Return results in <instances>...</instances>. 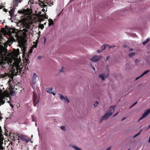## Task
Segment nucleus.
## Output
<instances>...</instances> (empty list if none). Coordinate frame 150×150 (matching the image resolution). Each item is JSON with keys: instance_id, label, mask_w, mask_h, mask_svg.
<instances>
[{"instance_id": "nucleus-1", "label": "nucleus", "mask_w": 150, "mask_h": 150, "mask_svg": "<svg viewBox=\"0 0 150 150\" xmlns=\"http://www.w3.org/2000/svg\"><path fill=\"white\" fill-rule=\"evenodd\" d=\"M3 29L4 32L5 33H7L8 35L9 36L10 39L7 42L9 46L11 45L13 42L17 40L20 47L23 48V49L25 48V45L26 42L25 38L27 34L30 33L31 31L29 24L25 22L23 28L21 30L24 38L18 35L17 33L18 30L13 28Z\"/></svg>"}, {"instance_id": "nucleus-2", "label": "nucleus", "mask_w": 150, "mask_h": 150, "mask_svg": "<svg viewBox=\"0 0 150 150\" xmlns=\"http://www.w3.org/2000/svg\"><path fill=\"white\" fill-rule=\"evenodd\" d=\"M1 65L3 68H8L10 69L11 74L6 73V75L10 78H13V75L14 74V73L19 75L23 71V67L22 65L21 59H18V58L14 59L13 61L11 60L6 61V62L1 64Z\"/></svg>"}, {"instance_id": "nucleus-3", "label": "nucleus", "mask_w": 150, "mask_h": 150, "mask_svg": "<svg viewBox=\"0 0 150 150\" xmlns=\"http://www.w3.org/2000/svg\"><path fill=\"white\" fill-rule=\"evenodd\" d=\"M22 1V0H14L13 1V8L9 12L10 15L11 17V20L16 19V16L14 14L15 9L16 7L18 6V3H21Z\"/></svg>"}, {"instance_id": "nucleus-4", "label": "nucleus", "mask_w": 150, "mask_h": 150, "mask_svg": "<svg viewBox=\"0 0 150 150\" xmlns=\"http://www.w3.org/2000/svg\"><path fill=\"white\" fill-rule=\"evenodd\" d=\"M8 95V93L5 91H2V90L0 89V105L4 103L5 101L3 100L5 96H7Z\"/></svg>"}, {"instance_id": "nucleus-5", "label": "nucleus", "mask_w": 150, "mask_h": 150, "mask_svg": "<svg viewBox=\"0 0 150 150\" xmlns=\"http://www.w3.org/2000/svg\"><path fill=\"white\" fill-rule=\"evenodd\" d=\"M30 10L29 9H23L22 10H19L18 11V12L19 13H21L25 15V17L23 18V19L24 20H26L28 18H27L28 17V14L29 13Z\"/></svg>"}, {"instance_id": "nucleus-6", "label": "nucleus", "mask_w": 150, "mask_h": 150, "mask_svg": "<svg viewBox=\"0 0 150 150\" xmlns=\"http://www.w3.org/2000/svg\"><path fill=\"white\" fill-rule=\"evenodd\" d=\"M101 56L94 55L92 58L90 59V60L93 62H96L99 61L102 58Z\"/></svg>"}, {"instance_id": "nucleus-7", "label": "nucleus", "mask_w": 150, "mask_h": 150, "mask_svg": "<svg viewBox=\"0 0 150 150\" xmlns=\"http://www.w3.org/2000/svg\"><path fill=\"white\" fill-rule=\"evenodd\" d=\"M18 138L22 140L25 141L26 142H28L30 139L27 138V137L24 135L21 134L18 136Z\"/></svg>"}, {"instance_id": "nucleus-8", "label": "nucleus", "mask_w": 150, "mask_h": 150, "mask_svg": "<svg viewBox=\"0 0 150 150\" xmlns=\"http://www.w3.org/2000/svg\"><path fill=\"white\" fill-rule=\"evenodd\" d=\"M33 100L34 105V106H36L37 104L39 102L38 99L37 97V95L36 94H33Z\"/></svg>"}, {"instance_id": "nucleus-9", "label": "nucleus", "mask_w": 150, "mask_h": 150, "mask_svg": "<svg viewBox=\"0 0 150 150\" xmlns=\"http://www.w3.org/2000/svg\"><path fill=\"white\" fill-rule=\"evenodd\" d=\"M6 55L7 54L4 51V50L2 49H0V59H0L6 57Z\"/></svg>"}, {"instance_id": "nucleus-10", "label": "nucleus", "mask_w": 150, "mask_h": 150, "mask_svg": "<svg viewBox=\"0 0 150 150\" xmlns=\"http://www.w3.org/2000/svg\"><path fill=\"white\" fill-rule=\"evenodd\" d=\"M150 112V109L146 110L144 113L143 114L142 117L139 119V120H141L142 118H144L147 116Z\"/></svg>"}, {"instance_id": "nucleus-11", "label": "nucleus", "mask_w": 150, "mask_h": 150, "mask_svg": "<svg viewBox=\"0 0 150 150\" xmlns=\"http://www.w3.org/2000/svg\"><path fill=\"white\" fill-rule=\"evenodd\" d=\"M60 96L59 98L61 100H64L67 103H69L70 102V101L69 99L68 98L67 96H64L63 95H62L61 94H59Z\"/></svg>"}, {"instance_id": "nucleus-12", "label": "nucleus", "mask_w": 150, "mask_h": 150, "mask_svg": "<svg viewBox=\"0 0 150 150\" xmlns=\"http://www.w3.org/2000/svg\"><path fill=\"white\" fill-rule=\"evenodd\" d=\"M115 107V106L110 107L109 108L108 110L107 111V112H108L110 115H111L114 112Z\"/></svg>"}, {"instance_id": "nucleus-13", "label": "nucleus", "mask_w": 150, "mask_h": 150, "mask_svg": "<svg viewBox=\"0 0 150 150\" xmlns=\"http://www.w3.org/2000/svg\"><path fill=\"white\" fill-rule=\"evenodd\" d=\"M53 89V88L51 87L49 88H47L46 90L47 93H52L53 95H55L56 94L53 91H52Z\"/></svg>"}, {"instance_id": "nucleus-14", "label": "nucleus", "mask_w": 150, "mask_h": 150, "mask_svg": "<svg viewBox=\"0 0 150 150\" xmlns=\"http://www.w3.org/2000/svg\"><path fill=\"white\" fill-rule=\"evenodd\" d=\"M108 112H107L102 117V120H105L108 118L110 116H111L109 113Z\"/></svg>"}, {"instance_id": "nucleus-15", "label": "nucleus", "mask_w": 150, "mask_h": 150, "mask_svg": "<svg viewBox=\"0 0 150 150\" xmlns=\"http://www.w3.org/2000/svg\"><path fill=\"white\" fill-rule=\"evenodd\" d=\"M19 50L18 49H17L16 51H14L13 53V55H12V57L13 56L15 57H17L19 54Z\"/></svg>"}, {"instance_id": "nucleus-16", "label": "nucleus", "mask_w": 150, "mask_h": 150, "mask_svg": "<svg viewBox=\"0 0 150 150\" xmlns=\"http://www.w3.org/2000/svg\"><path fill=\"white\" fill-rule=\"evenodd\" d=\"M106 76L104 74H101L99 75V78L103 81L104 80Z\"/></svg>"}, {"instance_id": "nucleus-17", "label": "nucleus", "mask_w": 150, "mask_h": 150, "mask_svg": "<svg viewBox=\"0 0 150 150\" xmlns=\"http://www.w3.org/2000/svg\"><path fill=\"white\" fill-rule=\"evenodd\" d=\"M37 76L35 73L33 74V84H35V79L37 78Z\"/></svg>"}, {"instance_id": "nucleus-18", "label": "nucleus", "mask_w": 150, "mask_h": 150, "mask_svg": "<svg viewBox=\"0 0 150 150\" xmlns=\"http://www.w3.org/2000/svg\"><path fill=\"white\" fill-rule=\"evenodd\" d=\"M72 147L74 148L75 150H82L81 148L75 145H72Z\"/></svg>"}, {"instance_id": "nucleus-19", "label": "nucleus", "mask_w": 150, "mask_h": 150, "mask_svg": "<svg viewBox=\"0 0 150 150\" xmlns=\"http://www.w3.org/2000/svg\"><path fill=\"white\" fill-rule=\"evenodd\" d=\"M136 54V53L135 52H133L129 53V55L130 57H132L133 56H135Z\"/></svg>"}, {"instance_id": "nucleus-20", "label": "nucleus", "mask_w": 150, "mask_h": 150, "mask_svg": "<svg viewBox=\"0 0 150 150\" xmlns=\"http://www.w3.org/2000/svg\"><path fill=\"white\" fill-rule=\"evenodd\" d=\"M49 26H50L51 25H52L54 24L53 20L51 19L49 20Z\"/></svg>"}, {"instance_id": "nucleus-21", "label": "nucleus", "mask_w": 150, "mask_h": 150, "mask_svg": "<svg viewBox=\"0 0 150 150\" xmlns=\"http://www.w3.org/2000/svg\"><path fill=\"white\" fill-rule=\"evenodd\" d=\"M108 45L105 44L101 46V48L102 50H104L107 46H108Z\"/></svg>"}, {"instance_id": "nucleus-22", "label": "nucleus", "mask_w": 150, "mask_h": 150, "mask_svg": "<svg viewBox=\"0 0 150 150\" xmlns=\"http://www.w3.org/2000/svg\"><path fill=\"white\" fill-rule=\"evenodd\" d=\"M149 40V38H147L145 41L142 42L143 44L144 45H145L147 42H148Z\"/></svg>"}, {"instance_id": "nucleus-23", "label": "nucleus", "mask_w": 150, "mask_h": 150, "mask_svg": "<svg viewBox=\"0 0 150 150\" xmlns=\"http://www.w3.org/2000/svg\"><path fill=\"white\" fill-rule=\"evenodd\" d=\"M39 27L40 28L43 29L44 28V25L43 24H41L39 25Z\"/></svg>"}, {"instance_id": "nucleus-24", "label": "nucleus", "mask_w": 150, "mask_h": 150, "mask_svg": "<svg viewBox=\"0 0 150 150\" xmlns=\"http://www.w3.org/2000/svg\"><path fill=\"white\" fill-rule=\"evenodd\" d=\"M3 144L2 142H0V150H2L3 149V147L1 145V144Z\"/></svg>"}, {"instance_id": "nucleus-25", "label": "nucleus", "mask_w": 150, "mask_h": 150, "mask_svg": "<svg viewBox=\"0 0 150 150\" xmlns=\"http://www.w3.org/2000/svg\"><path fill=\"white\" fill-rule=\"evenodd\" d=\"M64 69L63 68V67H62L61 68V69L59 70V72L61 73V72H62V73H63L64 72Z\"/></svg>"}, {"instance_id": "nucleus-26", "label": "nucleus", "mask_w": 150, "mask_h": 150, "mask_svg": "<svg viewBox=\"0 0 150 150\" xmlns=\"http://www.w3.org/2000/svg\"><path fill=\"white\" fill-rule=\"evenodd\" d=\"M61 129L64 130L65 131L66 130V128L64 126H62L61 127Z\"/></svg>"}, {"instance_id": "nucleus-27", "label": "nucleus", "mask_w": 150, "mask_h": 150, "mask_svg": "<svg viewBox=\"0 0 150 150\" xmlns=\"http://www.w3.org/2000/svg\"><path fill=\"white\" fill-rule=\"evenodd\" d=\"M149 71V70H146L143 73V74L144 75L146 74H147V73Z\"/></svg>"}, {"instance_id": "nucleus-28", "label": "nucleus", "mask_w": 150, "mask_h": 150, "mask_svg": "<svg viewBox=\"0 0 150 150\" xmlns=\"http://www.w3.org/2000/svg\"><path fill=\"white\" fill-rule=\"evenodd\" d=\"M98 104V102L97 101H96L95 102V103L94 105V106L95 107L97 106Z\"/></svg>"}, {"instance_id": "nucleus-29", "label": "nucleus", "mask_w": 150, "mask_h": 150, "mask_svg": "<svg viewBox=\"0 0 150 150\" xmlns=\"http://www.w3.org/2000/svg\"><path fill=\"white\" fill-rule=\"evenodd\" d=\"M7 102L8 103H9L10 104V106H11V107L12 108H13V107H14V106H13V105L12 104L10 103V102L9 101H7Z\"/></svg>"}, {"instance_id": "nucleus-30", "label": "nucleus", "mask_w": 150, "mask_h": 150, "mask_svg": "<svg viewBox=\"0 0 150 150\" xmlns=\"http://www.w3.org/2000/svg\"><path fill=\"white\" fill-rule=\"evenodd\" d=\"M137 103V101L136 102H135V103H134L133 105H132L130 107V108H131L133 106H134V105H135Z\"/></svg>"}, {"instance_id": "nucleus-31", "label": "nucleus", "mask_w": 150, "mask_h": 150, "mask_svg": "<svg viewBox=\"0 0 150 150\" xmlns=\"http://www.w3.org/2000/svg\"><path fill=\"white\" fill-rule=\"evenodd\" d=\"M140 134V132H139L138 133H137V134L135 135L133 137L134 138L137 136H138Z\"/></svg>"}, {"instance_id": "nucleus-32", "label": "nucleus", "mask_w": 150, "mask_h": 150, "mask_svg": "<svg viewBox=\"0 0 150 150\" xmlns=\"http://www.w3.org/2000/svg\"><path fill=\"white\" fill-rule=\"evenodd\" d=\"M46 7V10H45V9H42V11L44 12V11H47V6L46 7ZM45 8V7H44Z\"/></svg>"}, {"instance_id": "nucleus-33", "label": "nucleus", "mask_w": 150, "mask_h": 150, "mask_svg": "<svg viewBox=\"0 0 150 150\" xmlns=\"http://www.w3.org/2000/svg\"><path fill=\"white\" fill-rule=\"evenodd\" d=\"M37 45L36 44H35L32 46L33 48V49L34 48H35L37 47Z\"/></svg>"}, {"instance_id": "nucleus-34", "label": "nucleus", "mask_w": 150, "mask_h": 150, "mask_svg": "<svg viewBox=\"0 0 150 150\" xmlns=\"http://www.w3.org/2000/svg\"><path fill=\"white\" fill-rule=\"evenodd\" d=\"M44 44H45V42H46V37H44Z\"/></svg>"}, {"instance_id": "nucleus-35", "label": "nucleus", "mask_w": 150, "mask_h": 150, "mask_svg": "<svg viewBox=\"0 0 150 150\" xmlns=\"http://www.w3.org/2000/svg\"><path fill=\"white\" fill-rule=\"evenodd\" d=\"M97 52H98V53H100V52H102V51H100L99 50H97Z\"/></svg>"}, {"instance_id": "nucleus-36", "label": "nucleus", "mask_w": 150, "mask_h": 150, "mask_svg": "<svg viewBox=\"0 0 150 150\" xmlns=\"http://www.w3.org/2000/svg\"><path fill=\"white\" fill-rule=\"evenodd\" d=\"M110 58V57L109 56H107V57H106V60H108Z\"/></svg>"}, {"instance_id": "nucleus-37", "label": "nucleus", "mask_w": 150, "mask_h": 150, "mask_svg": "<svg viewBox=\"0 0 150 150\" xmlns=\"http://www.w3.org/2000/svg\"><path fill=\"white\" fill-rule=\"evenodd\" d=\"M129 50L130 51H133V49H132V48H130L129 49Z\"/></svg>"}, {"instance_id": "nucleus-38", "label": "nucleus", "mask_w": 150, "mask_h": 150, "mask_svg": "<svg viewBox=\"0 0 150 150\" xmlns=\"http://www.w3.org/2000/svg\"><path fill=\"white\" fill-rule=\"evenodd\" d=\"M140 78V76L138 77H137L136 78V80H137L138 79H139Z\"/></svg>"}, {"instance_id": "nucleus-39", "label": "nucleus", "mask_w": 150, "mask_h": 150, "mask_svg": "<svg viewBox=\"0 0 150 150\" xmlns=\"http://www.w3.org/2000/svg\"><path fill=\"white\" fill-rule=\"evenodd\" d=\"M41 56H38V59H40L41 58Z\"/></svg>"}, {"instance_id": "nucleus-40", "label": "nucleus", "mask_w": 150, "mask_h": 150, "mask_svg": "<svg viewBox=\"0 0 150 150\" xmlns=\"http://www.w3.org/2000/svg\"><path fill=\"white\" fill-rule=\"evenodd\" d=\"M11 81L10 79H9V80L8 81V83H9V84H10L9 83L10 82H11Z\"/></svg>"}, {"instance_id": "nucleus-41", "label": "nucleus", "mask_w": 150, "mask_h": 150, "mask_svg": "<svg viewBox=\"0 0 150 150\" xmlns=\"http://www.w3.org/2000/svg\"><path fill=\"white\" fill-rule=\"evenodd\" d=\"M7 9H4V11H5V12H6L7 11Z\"/></svg>"}, {"instance_id": "nucleus-42", "label": "nucleus", "mask_w": 150, "mask_h": 150, "mask_svg": "<svg viewBox=\"0 0 150 150\" xmlns=\"http://www.w3.org/2000/svg\"><path fill=\"white\" fill-rule=\"evenodd\" d=\"M144 76V75L143 74V73L140 76V77H141L143 76Z\"/></svg>"}, {"instance_id": "nucleus-43", "label": "nucleus", "mask_w": 150, "mask_h": 150, "mask_svg": "<svg viewBox=\"0 0 150 150\" xmlns=\"http://www.w3.org/2000/svg\"><path fill=\"white\" fill-rule=\"evenodd\" d=\"M42 17H44V18H45V15H43H43H42Z\"/></svg>"}, {"instance_id": "nucleus-44", "label": "nucleus", "mask_w": 150, "mask_h": 150, "mask_svg": "<svg viewBox=\"0 0 150 150\" xmlns=\"http://www.w3.org/2000/svg\"><path fill=\"white\" fill-rule=\"evenodd\" d=\"M110 150V147H109L108 149H107L106 150Z\"/></svg>"}, {"instance_id": "nucleus-45", "label": "nucleus", "mask_w": 150, "mask_h": 150, "mask_svg": "<svg viewBox=\"0 0 150 150\" xmlns=\"http://www.w3.org/2000/svg\"><path fill=\"white\" fill-rule=\"evenodd\" d=\"M92 68L94 70V71H95V69L94 67H93Z\"/></svg>"}, {"instance_id": "nucleus-46", "label": "nucleus", "mask_w": 150, "mask_h": 150, "mask_svg": "<svg viewBox=\"0 0 150 150\" xmlns=\"http://www.w3.org/2000/svg\"><path fill=\"white\" fill-rule=\"evenodd\" d=\"M30 53H31L32 52V50H30Z\"/></svg>"}, {"instance_id": "nucleus-47", "label": "nucleus", "mask_w": 150, "mask_h": 150, "mask_svg": "<svg viewBox=\"0 0 150 150\" xmlns=\"http://www.w3.org/2000/svg\"><path fill=\"white\" fill-rule=\"evenodd\" d=\"M118 113H117L115 115H114V116H113L114 117Z\"/></svg>"}, {"instance_id": "nucleus-48", "label": "nucleus", "mask_w": 150, "mask_h": 150, "mask_svg": "<svg viewBox=\"0 0 150 150\" xmlns=\"http://www.w3.org/2000/svg\"><path fill=\"white\" fill-rule=\"evenodd\" d=\"M125 119V118H123V119H122V120L121 121H123V120H124V119Z\"/></svg>"}, {"instance_id": "nucleus-49", "label": "nucleus", "mask_w": 150, "mask_h": 150, "mask_svg": "<svg viewBox=\"0 0 150 150\" xmlns=\"http://www.w3.org/2000/svg\"><path fill=\"white\" fill-rule=\"evenodd\" d=\"M26 62L27 63H28L29 62V61L28 60H27V61H26Z\"/></svg>"}, {"instance_id": "nucleus-50", "label": "nucleus", "mask_w": 150, "mask_h": 150, "mask_svg": "<svg viewBox=\"0 0 150 150\" xmlns=\"http://www.w3.org/2000/svg\"><path fill=\"white\" fill-rule=\"evenodd\" d=\"M111 47H109V48H110Z\"/></svg>"}, {"instance_id": "nucleus-51", "label": "nucleus", "mask_w": 150, "mask_h": 150, "mask_svg": "<svg viewBox=\"0 0 150 150\" xmlns=\"http://www.w3.org/2000/svg\"><path fill=\"white\" fill-rule=\"evenodd\" d=\"M130 149H128L127 150H129Z\"/></svg>"}, {"instance_id": "nucleus-52", "label": "nucleus", "mask_w": 150, "mask_h": 150, "mask_svg": "<svg viewBox=\"0 0 150 150\" xmlns=\"http://www.w3.org/2000/svg\"><path fill=\"white\" fill-rule=\"evenodd\" d=\"M3 89H4V88H3Z\"/></svg>"}]
</instances>
